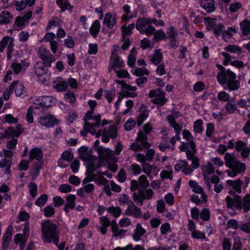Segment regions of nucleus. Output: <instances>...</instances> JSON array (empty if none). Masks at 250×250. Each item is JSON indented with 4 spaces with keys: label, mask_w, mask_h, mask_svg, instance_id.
<instances>
[{
    "label": "nucleus",
    "mask_w": 250,
    "mask_h": 250,
    "mask_svg": "<svg viewBox=\"0 0 250 250\" xmlns=\"http://www.w3.org/2000/svg\"><path fill=\"white\" fill-rule=\"evenodd\" d=\"M150 146V144L148 142H144V144H141V142L132 143L130 146V148L134 151L142 150L145 148H148Z\"/></svg>",
    "instance_id": "473e14b6"
},
{
    "label": "nucleus",
    "mask_w": 250,
    "mask_h": 250,
    "mask_svg": "<svg viewBox=\"0 0 250 250\" xmlns=\"http://www.w3.org/2000/svg\"><path fill=\"white\" fill-rule=\"evenodd\" d=\"M38 57L42 61V62L46 67H50L53 62L55 58L50 51L44 46H41L37 52Z\"/></svg>",
    "instance_id": "0eeeda50"
},
{
    "label": "nucleus",
    "mask_w": 250,
    "mask_h": 250,
    "mask_svg": "<svg viewBox=\"0 0 250 250\" xmlns=\"http://www.w3.org/2000/svg\"><path fill=\"white\" fill-rule=\"evenodd\" d=\"M140 113L137 117V123L138 126H140L143 122L148 116V110H146V107L144 104H142L140 108Z\"/></svg>",
    "instance_id": "393cba45"
},
{
    "label": "nucleus",
    "mask_w": 250,
    "mask_h": 250,
    "mask_svg": "<svg viewBox=\"0 0 250 250\" xmlns=\"http://www.w3.org/2000/svg\"><path fill=\"white\" fill-rule=\"evenodd\" d=\"M202 173L204 179L209 178V175L214 173V168L213 165L208 162L202 167Z\"/></svg>",
    "instance_id": "c756f323"
},
{
    "label": "nucleus",
    "mask_w": 250,
    "mask_h": 250,
    "mask_svg": "<svg viewBox=\"0 0 250 250\" xmlns=\"http://www.w3.org/2000/svg\"><path fill=\"white\" fill-rule=\"evenodd\" d=\"M94 182L98 185H106L108 180L103 175L94 174Z\"/></svg>",
    "instance_id": "6e6d98bb"
},
{
    "label": "nucleus",
    "mask_w": 250,
    "mask_h": 250,
    "mask_svg": "<svg viewBox=\"0 0 250 250\" xmlns=\"http://www.w3.org/2000/svg\"><path fill=\"white\" fill-rule=\"evenodd\" d=\"M188 185L190 187L192 188V190L193 192L201 194H205L202 187L198 185L195 181L190 180L188 182Z\"/></svg>",
    "instance_id": "37998d69"
},
{
    "label": "nucleus",
    "mask_w": 250,
    "mask_h": 250,
    "mask_svg": "<svg viewBox=\"0 0 250 250\" xmlns=\"http://www.w3.org/2000/svg\"><path fill=\"white\" fill-rule=\"evenodd\" d=\"M191 200L196 204H200L207 201V195L206 194H202L201 197L198 195H192L191 197Z\"/></svg>",
    "instance_id": "79ce46f5"
},
{
    "label": "nucleus",
    "mask_w": 250,
    "mask_h": 250,
    "mask_svg": "<svg viewBox=\"0 0 250 250\" xmlns=\"http://www.w3.org/2000/svg\"><path fill=\"white\" fill-rule=\"evenodd\" d=\"M46 66L41 62H37L34 66V71L37 75L40 77L47 73V70L45 68Z\"/></svg>",
    "instance_id": "7c9ffc66"
},
{
    "label": "nucleus",
    "mask_w": 250,
    "mask_h": 250,
    "mask_svg": "<svg viewBox=\"0 0 250 250\" xmlns=\"http://www.w3.org/2000/svg\"><path fill=\"white\" fill-rule=\"evenodd\" d=\"M100 22L98 20L95 21L92 23L89 29V32L93 38H96L97 37L100 31Z\"/></svg>",
    "instance_id": "4c0bfd02"
},
{
    "label": "nucleus",
    "mask_w": 250,
    "mask_h": 250,
    "mask_svg": "<svg viewBox=\"0 0 250 250\" xmlns=\"http://www.w3.org/2000/svg\"><path fill=\"white\" fill-rule=\"evenodd\" d=\"M47 200L48 195L46 194H43L36 200L35 205L38 207H42L46 203Z\"/></svg>",
    "instance_id": "5fc2aeb1"
},
{
    "label": "nucleus",
    "mask_w": 250,
    "mask_h": 250,
    "mask_svg": "<svg viewBox=\"0 0 250 250\" xmlns=\"http://www.w3.org/2000/svg\"><path fill=\"white\" fill-rule=\"evenodd\" d=\"M18 83L15 85V93L17 96L23 98L27 95L25 88L23 84L17 81Z\"/></svg>",
    "instance_id": "f704fd0d"
},
{
    "label": "nucleus",
    "mask_w": 250,
    "mask_h": 250,
    "mask_svg": "<svg viewBox=\"0 0 250 250\" xmlns=\"http://www.w3.org/2000/svg\"><path fill=\"white\" fill-rule=\"evenodd\" d=\"M201 219L204 221H208L210 218V212L208 208H203L200 213Z\"/></svg>",
    "instance_id": "e2e57ef3"
},
{
    "label": "nucleus",
    "mask_w": 250,
    "mask_h": 250,
    "mask_svg": "<svg viewBox=\"0 0 250 250\" xmlns=\"http://www.w3.org/2000/svg\"><path fill=\"white\" fill-rule=\"evenodd\" d=\"M64 98L65 101L69 102L71 104H73L76 101V97L74 94L70 91L67 92L65 94Z\"/></svg>",
    "instance_id": "774afa93"
},
{
    "label": "nucleus",
    "mask_w": 250,
    "mask_h": 250,
    "mask_svg": "<svg viewBox=\"0 0 250 250\" xmlns=\"http://www.w3.org/2000/svg\"><path fill=\"white\" fill-rule=\"evenodd\" d=\"M218 82L225 89L229 91L237 90L240 87V82L237 80L236 75L231 70H228L226 73L217 75Z\"/></svg>",
    "instance_id": "7ed1b4c3"
},
{
    "label": "nucleus",
    "mask_w": 250,
    "mask_h": 250,
    "mask_svg": "<svg viewBox=\"0 0 250 250\" xmlns=\"http://www.w3.org/2000/svg\"><path fill=\"white\" fill-rule=\"evenodd\" d=\"M3 136L5 138L19 137V133L13 127H7L4 131Z\"/></svg>",
    "instance_id": "49530a36"
},
{
    "label": "nucleus",
    "mask_w": 250,
    "mask_h": 250,
    "mask_svg": "<svg viewBox=\"0 0 250 250\" xmlns=\"http://www.w3.org/2000/svg\"><path fill=\"white\" fill-rule=\"evenodd\" d=\"M204 21L209 24L213 32L217 36L222 35L224 38V32L225 31V26L222 23L218 24H215L214 21H216L215 19L211 18L209 17H206L204 18Z\"/></svg>",
    "instance_id": "9d476101"
},
{
    "label": "nucleus",
    "mask_w": 250,
    "mask_h": 250,
    "mask_svg": "<svg viewBox=\"0 0 250 250\" xmlns=\"http://www.w3.org/2000/svg\"><path fill=\"white\" fill-rule=\"evenodd\" d=\"M202 125L203 122L201 120H198L194 123L193 129L195 133H200L202 132L203 130Z\"/></svg>",
    "instance_id": "13d9d810"
},
{
    "label": "nucleus",
    "mask_w": 250,
    "mask_h": 250,
    "mask_svg": "<svg viewBox=\"0 0 250 250\" xmlns=\"http://www.w3.org/2000/svg\"><path fill=\"white\" fill-rule=\"evenodd\" d=\"M95 123L90 124L88 122H85L84 124L83 129L87 132L91 133L92 135H95L96 138H99L101 135L102 136L103 131L102 130H99L96 132V128L100 126L101 116L100 114L95 115L94 117Z\"/></svg>",
    "instance_id": "423d86ee"
},
{
    "label": "nucleus",
    "mask_w": 250,
    "mask_h": 250,
    "mask_svg": "<svg viewBox=\"0 0 250 250\" xmlns=\"http://www.w3.org/2000/svg\"><path fill=\"white\" fill-rule=\"evenodd\" d=\"M188 168V163L186 160H179L174 166V169L177 171L181 170L184 173V169Z\"/></svg>",
    "instance_id": "a18cd8bd"
},
{
    "label": "nucleus",
    "mask_w": 250,
    "mask_h": 250,
    "mask_svg": "<svg viewBox=\"0 0 250 250\" xmlns=\"http://www.w3.org/2000/svg\"><path fill=\"white\" fill-rule=\"evenodd\" d=\"M123 148V146H122L121 142H118L113 151L108 148L105 149V153L106 155L105 158L111 161H114L115 157L113 155V153L115 155H119L122 151Z\"/></svg>",
    "instance_id": "6ab92c4d"
},
{
    "label": "nucleus",
    "mask_w": 250,
    "mask_h": 250,
    "mask_svg": "<svg viewBox=\"0 0 250 250\" xmlns=\"http://www.w3.org/2000/svg\"><path fill=\"white\" fill-rule=\"evenodd\" d=\"M187 158L189 161H191V167L188 165V168L184 170V174L191 175L194 169H196L199 167V159L195 155L188 156Z\"/></svg>",
    "instance_id": "2eb2a0df"
},
{
    "label": "nucleus",
    "mask_w": 250,
    "mask_h": 250,
    "mask_svg": "<svg viewBox=\"0 0 250 250\" xmlns=\"http://www.w3.org/2000/svg\"><path fill=\"white\" fill-rule=\"evenodd\" d=\"M242 182L240 179L236 180H228L226 182V188L229 189V193L232 195L234 192L240 193L241 192Z\"/></svg>",
    "instance_id": "f8f14e48"
},
{
    "label": "nucleus",
    "mask_w": 250,
    "mask_h": 250,
    "mask_svg": "<svg viewBox=\"0 0 250 250\" xmlns=\"http://www.w3.org/2000/svg\"><path fill=\"white\" fill-rule=\"evenodd\" d=\"M13 231V228L12 226H9L6 229L2 238V247L1 250H6L9 247L10 243L12 239Z\"/></svg>",
    "instance_id": "4468645a"
},
{
    "label": "nucleus",
    "mask_w": 250,
    "mask_h": 250,
    "mask_svg": "<svg viewBox=\"0 0 250 250\" xmlns=\"http://www.w3.org/2000/svg\"><path fill=\"white\" fill-rule=\"evenodd\" d=\"M155 31V28L151 24H149L143 31H141L140 33L142 34H146L147 36L150 37L154 34Z\"/></svg>",
    "instance_id": "69168bd1"
},
{
    "label": "nucleus",
    "mask_w": 250,
    "mask_h": 250,
    "mask_svg": "<svg viewBox=\"0 0 250 250\" xmlns=\"http://www.w3.org/2000/svg\"><path fill=\"white\" fill-rule=\"evenodd\" d=\"M163 54L160 50H155L154 53L149 56V60L153 64L158 65L163 59Z\"/></svg>",
    "instance_id": "c85d7f7f"
},
{
    "label": "nucleus",
    "mask_w": 250,
    "mask_h": 250,
    "mask_svg": "<svg viewBox=\"0 0 250 250\" xmlns=\"http://www.w3.org/2000/svg\"><path fill=\"white\" fill-rule=\"evenodd\" d=\"M55 100L52 96H43L36 99L35 104L42 107H48L55 104Z\"/></svg>",
    "instance_id": "a211bd4d"
},
{
    "label": "nucleus",
    "mask_w": 250,
    "mask_h": 250,
    "mask_svg": "<svg viewBox=\"0 0 250 250\" xmlns=\"http://www.w3.org/2000/svg\"><path fill=\"white\" fill-rule=\"evenodd\" d=\"M43 152L42 149L39 147H34L29 152V161H33L36 160L40 161L42 158Z\"/></svg>",
    "instance_id": "4be33fe9"
},
{
    "label": "nucleus",
    "mask_w": 250,
    "mask_h": 250,
    "mask_svg": "<svg viewBox=\"0 0 250 250\" xmlns=\"http://www.w3.org/2000/svg\"><path fill=\"white\" fill-rule=\"evenodd\" d=\"M225 51L231 53L240 55L242 51L240 47L238 45L229 44L224 48Z\"/></svg>",
    "instance_id": "c03bdc74"
},
{
    "label": "nucleus",
    "mask_w": 250,
    "mask_h": 250,
    "mask_svg": "<svg viewBox=\"0 0 250 250\" xmlns=\"http://www.w3.org/2000/svg\"><path fill=\"white\" fill-rule=\"evenodd\" d=\"M39 122L42 125L51 127L58 124V121L51 115L42 116L39 120Z\"/></svg>",
    "instance_id": "f3484780"
},
{
    "label": "nucleus",
    "mask_w": 250,
    "mask_h": 250,
    "mask_svg": "<svg viewBox=\"0 0 250 250\" xmlns=\"http://www.w3.org/2000/svg\"><path fill=\"white\" fill-rule=\"evenodd\" d=\"M12 19V14L7 11H3L0 15V23L4 24L8 23Z\"/></svg>",
    "instance_id": "a19ab883"
},
{
    "label": "nucleus",
    "mask_w": 250,
    "mask_h": 250,
    "mask_svg": "<svg viewBox=\"0 0 250 250\" xmlns=\"http://www.w3.org/2000/svg\"><path fill=\"white\" fill-rule=\"evenodd\" d=\"M237 33V28L235 26H233L230 27H228L227 30H225L224 32V38L227 36L229 37H232L235 34Z\"/></svg>",
    "instance_id": "338daca9"
},
{
    "label": "nucleus",
    "mask_w": 250,
    "mask_h": 250,
    "mask_svg": "<svg viewBox=\"0 0 250 250\" xmlns=\"http://www.w3.org/2000/svg\"><path fill=\"white\" fill-rule=\"evenodd\" d=\"M142 165L143 171L147 176H150L152 171H154L157 167L154 165H150L146 162L141 163Z\"/></svg>",
    "instance_id": "ea45409f"
},
{
    "label": "nucleus",
    "mask_w": 250,
    "mask_h": 250,
    "mask_svg": "<svg viewBox=\"0 0 250 250\" xmlns=\"http://www.w3.org/2000/svg\"><path fill=\"white\" fill-rule=\"evenodd\" d=\"M125 214L129 216H132L136 218H141L142 216L141 209L136 206L133 203L127 207L125 210Z\"/></svg>",
    "instance_id": "412c9836"
},
{
    "label": "nucleus",
    "mask_w": 250,
    "mask_h": 250,
    "mask_svg": "<svg viewBox=\"0 0 250 250\" xmlns=\"http://www.w3.org/2000/svg\"><path fill=\"white\" fill-rule=\"evenodd\" d=\"M225 201L228 208L233 211L235 210H241V197L240 196L236 195L234 196L233 197L227 196Z\"/></svg>",
    "instance_id": "1a4fd4ad"
},
{
    "label": "nucleus",
    "mask_w": 250,
    "mask_h": 250,
    "mask_svg": "<svg viewBox=\"0 0 250 250\" xmlns=\"http://www.w3.org/2000/svg\"><path fill=\"white\" fill-rule=\"evenodd\" d=\"M55 88L59 92L65 91L68 87V83L64 81L57 83L54 86Z\"/></svg>",
    "instance_id": "4d7b16f0"
},
{
    "label": "nucleus",
    "mask_w": 250,
    "mask_h": 250,
    "mask_svg": "<svg viewBox=\"0 0 250 250\" xmlns=\"http://www.w3.org/2000/svg\"><path fill=\"white\" fill-rule=\"evenodd\" d=\"M107 210L109 213L112 214L116 217L119 216L121 213V208L118 207H114L112 206L108 208Z\"/></svg>",
    "instance_id": "0e129e2a"
},
{
    "label": "nucleus",
    "mask_w": 250,
    "mask_h": 250,
    "mask_svg": "<svg viewBox=\"0 0 250 250\" xmlns=\"http://www.w3.org/2000/svg\"><path fill=\"white\" fill-rule=\"evenodd\" d=\"M225 165L230 168L226 172L229 177H235L244 172L246 166L245 163L240 162L233 153H226L224 156Z\"/></svg>",
    "instance_id": "f257e3e1"
},
{
    "label": "nucleus",
    "mask_w": 250,
    "mask_h": 250,
    "mask_svg": "<svg viewBox=\"0 0 250 250\" xmlns=\"http://www.w3.org/2000/svg\"><path fill=\"white\" fill-rule=\"evenodd\" d=\"M148 96L150 98H153L151 100V103L159 106L164 105L167 101L166 98L165 93L160 88L151 90Z\"/></svg>",
    "instance_id": "39448f33"
},
{
    "label": "nucleus",
    "mask_w": 250,
    "mask_h": 250,
    "mask_svg": "<svg viewBox=\"0 0 250 250\" xmlns=\"http://www.w3.org/2000/svg\"><path fill=\"white\" fill-rule=\"evenodd\" d=\"M240 26L243 35L247 36L250 34V21L245 20L240 22Z\"/></svg>",
    "instance_id": "e433bc0d"
},
{
    "label": "nucleus",
    "mask_w": 250,
    "mask_h": 250,
    "mask_svg": "<svg viewBox=\"0 0 250 250\" xmlns=\"http://www.w3.org/2000/svg\"><path fill=\"white\" fill-rule=\"evenodd\" d=\"M117 136V128L115 125H111L107 128H104L103 131L102 141L107 143L109 138L115 139Z\"/></svg>",
    "instance_id": "9b49d317"
},
{
    "label": "nucleus",
    "mask_w": 250,
    "mask_h": 250,
    "mask_svg": "<svg viewBox=\"0 0 250 250\" xmlns=\"http://www.w3.org/2000/svg\"><path fill=\"white\" fill-rule=\"evenodd\" d=\"M111 230L113 232V236L114 237H122L125 234L126 230L125 229H118V226L115 221L111 222Z\"/></svg>",
    "instance_id": "bb28decb"
},
{
    "label": "nucleus",
    "mask_w": 250,
    "mask_h": 250,
    "mask_svg": "<svg viewBox=\"0 0 250 250\" xmlns=\"http://www.w3.org/2000/svg\"><path fill=\"white\" fill-rule=\"evenodd\" d=\"M154 195V192L150 188H139L137 192L133 193V199L135 203L139 205L142 206L145 200H150Z\"/></svg>",
    "instance_id": "20e7f679"
},
{
    "label": "nucleus",
    "mask_w": 250,
    "mask_h": 250,
    "mask_svg": "<svg viewBox=\"0 0 250 250\" xmlns=\"http://www.w3.org/2000/svg\"><path fill=\"white\" fill-rule=\"evenodd\" d=\"M76 197L75 195L70 194L66 197V202L63 208V210L67 213L69 209H72L75 208V200Z\"/></svg>",
    "instance_id": "b1692460"
},
{
    "label": "nucleus",
    "mask_w": 250,
    "mask_h": 250,
    "mask_svg": "<svg viewBox=\"0 0 250 250\" xmlns=\"http://www.w3.org/2000/svg\"><path fill=\"white\" fill-rule=\"evenodd\" d=\"M28 238L22 234L18 233L14 237V242L16 244L19 243L21 246H25Z\"/></svg>",
    "instance_id": "de8ad7c7"
},
{
    "label": "nucleus",
    "mask_w": 250,
    "mask_h": 250,
    "mask_svg": "<svg viewBox=\"0 0 250 250\" xmlns=\"http://www.w3.org/2000/svg\"><path fill=\"white\" fill-rule=\"evenodd\" d=\"M134 28V24H130L128 26L123 25L122 26V36H129L132 34V30Z\"/></svg>",
    "instance_id": "864d4df0"
},
{
    "label": "nucleus",
    "mask_w": 250,
    "mask_h": 250,
    "mask_svg": "<svg viewBox=\"0 0 250 250\" xmlns=\"http://www.w3.org/2000/svg\"><path fill=\"white\" fill-rule=\"evenodd\" d=\"M110 63L111 65V68H108L109 72H111L112 69L115 70L116 67L122 68L124 65L123 61L122 60H121L120 57L115 52H113L111 54V58L110 60Z\"/></svg>",
    "instance_id": "dca6fc26"
},
{
    "label": "nucleus",
    "mask_w": 250,
    "mask_h": 250,
    "mask_svg": "<svg viewBox=\"0 0 250 250\" xmlns=\"http://www.w3.org/2000/svg\"><path fill=\"white\" fill-rule=\"evenodd\" d=\"M74 157L72 152L69 151H65L61 155V158L64 160L67 163H69L72 161Z\"/></svg>",
    "instance_id": "680f3d73"
},
{
    "label": "nucleus",
    "mask_w": 250,
    "mask_h": 250,
    "mask_svg": "<svg viewBox=\"0 0 250 250\" xmlns=\"http://www.w3.org/2000/svg\"><path fill=\"white\" fill-rule=\"evenodd\" d=\"M100 221L102 226L100 228V231L103 234H105L107 231L106 228L110 225V221L105 216L100 217Z\"/></svg>",
    "instance_id": "58836bf2"
},
{
    "label": "nucleus",
    "mask_w": 250,
    "mask_h": 250,
    "mask_svg": "<svg viewBox=\"0 0 250 250\" xmlns=\"http://www.w3.org/2000/svg\"><path fill=\"white\" fill-rule=\"evenodd\" d=\"M155 152L153 149H147L146 154L145 155L142 153L136 155V160L140 163H144L147 161H151Z\"/></svg>",
    "instance_id": "aec40b11"
},
{
    "label": "nucleus",
    "mask_w": 250,
    "mask_h": 250,
    "mask_svg": "<svg viewBox=\"0 0 250 250\" xmlns=\"http://www.w3.org/2000/svg\"><path fill=\"white\" fill-rule=\"evenodd\" d=\"M200 3L208 13H211L215 9L214 2L213 0H201Z\"/></svg>",
    "instance_id": "cd10ccee"
},
{
    "label": "nucleus",
    "mask_w": 250,
    "mask_h": 250,
    "mask_svg": "<svg viewBox=\"0 0 250 250\" xmlns=\"http://www.w3.org/2000/svg\"><path fill=\"white\" fill-rule=\"evenodd\" d=\"M41 232V238L44 243L57 244V242H59V231L57 226L49 220L42 223Z\"/></svg>",
    "instance_id": "f03ea898"
},
{
    "label": "nucleus",
    "mask_w": 250,
    "mask_h": 250,
    "mask_svg": "<svg viewBox=\"0 0 250 250\" xmlns=\"http://www.w3.org/2000/svg\"><path fill=\"white\" fill-rule=\"evenodd\" d=\"M18 83V81L13 82L10 85L9 88H7L3 94V97L4 100H8L9 99L10 95L13 93V89L15 87L16 84Z\"/></svg>",
    "instance_id": "8fccbe9b"
},
{
    "label": "nucleus",
    "mask_w": 250,
    "mask_h": 250,
    "mask_svg": "<svg viewBox=\"0 0 250 250\" xmlns=\"http://www.w3.org/2000/svg\"><path fill=\"white\" fill-rule=\"evenodd\" d=\"M57 4L60 6L61 11L63 12L68 9L69 11H72L73 6L70 5L68 0H56Z\"/></svg>",
    "instance_id": "c9c22d12"
},
{
    "label": "nucleus",
    "mask_w": 250,
    "mask_h": 250,
    "mask_svg": "<svg viewBox=\"0 0 250 250\" xmlns=\"http://www.w3.org/2000/svg\"><path fill=\"white\" fill-rule=\"evenodd\" d=\"M151 24V20L150 18H139L137 20L136 24V28L140 31H142L149 24Z\"/></svg>",
    "instance_id": "5701e85b"
},
{
    "label": "nucleus",
    "mask_w": 250,
    "mask_h": 250,
    "mask_svg": "<svg viewBox=\"0 0 250 250\" xmlns=\"http://www.w3.org/2000/svg\"><path fill=\"white\" fill-rule=\"evenodd\" d=\"M118 201L120 205H127V207L129 206L133 203L131 200H129L128 195L123 194L121 195L118 199Z\"/></svg>",
    "instance_id": "603ef678"
},
{
    "label": "nucleus",
    "mask_w": 250,
    "mask_h": 250,
    "mask_svg": "<svg viewBox=\"0 0 250 250\" xmlns=\"http://www.w3.org/2000/svg\"><path fill=\"white\" fill-rule=\"evenodd\" d=\"M241 209H243L244 212H248L250 209V194H247L244 198H241Z\"/></svg>",
    "instance_id": "72a5a7b5"
},
{
    "label": "nucleus",
    "mask_w": 250,
    "mask_h": 250,
    "mask_svg": "<svg viewBox=\"0 0 250 250\" xmlns=\"http://www.w3.org/2000/svg\"><path fill=\"white\" fill-rule=\"evenodd\" d=\"M123 11L125 13V15H123L122 16V20L124 21H127L128 20H130L133 18V16L131 14H129L130 13V7L128 4H125L123 6Z\"/></svg>",
    "instance_id": "3c124183"
},
{
    "label": "nucleus",
    "mask_w": 250,
    "mask_h": 250,
    "mask_svg": "<svg viewBox=\"0 0 250 250\" xmlns=\"http://www.w3.org/2000/svg\"><path fill=\"white\" fill-rule=\"evenodd\" d=\"M166 37L165 33L161 29L154 32L153 34V40L155 41H161L164 39Z\"/></svg>",
    "instance_id": "bf43d9fd"
},
{
    "label": "nucleus",
    "mask_w": 250,
    "mask_h": 250,
    "mask_svg": "<svg viewBox=\"0 0 250 250\" xmlns=\"http://www.w3.org/2000/svg\"><path fill=\"white\" fill-rule=\"evenodd\" d=\"M4 158L0 160V168H4V172L10 174L11 166L12 164V156L14 152L3 149Z\"/></svg>",
    "instance_id": "6e6552de"
},
{
    "label": "nucleus",
    "mask_w": 250,
    "mask_h": 250,
    "mask_svg": "<svg viewBox=\"0 0 250 250\" xmlns=\"http://www.w3.org/2000/svg\"><path fill=\"white\" fill-rule=\"evenodd\" d=\"M87 172L89 173L88 175L85 178L83 181V184L89 183V182L94 181V174L93 172L96 169V167L94 163H90L88 166H86Z\"/></svg>",
    "instance_id": "a878e982"
},
{
    "label": "nucleus",
    "mask_w": 250,
    "mask_h": 250,
    "mask_svg": "<svg viewBox=\"0 0 250 250\" xmlns=\"http://www.w3.org/2000/svg\"><path fill=\"white\" fill-rule=\"evenodd\" d=\"M235 149L237 152H241V156L244 159L248 158L250 154V148L248 146L247 144L241 140L236 143Z\"/></svg>",
    "instance_id": "ddd939ff"
},
{
    "label": "nucleus",
    "mask_w": 250,
    "mask_h": 250,
    "mask_svg": "<svg viewBox=\"0 0 250 250\" xmlns=\"http://www.w3.org/2000/svg\"><path fill=\"white\" fill-rule=\"evenodd\" d=\"M28 188L30 195L34 198L37 194V186L33 182H31L28 185Z\"/></svg>",
    "instance_id": "052dcab7"
},
{
    "label": "nucleus",
    "mask_w": 250,
    "mask_h": 250,
    "mask_svg": "<svg viewBox=\"0 0 250 250\" xmlns=\"http://www.w3.org/2000/svg\"><path fill=\"white\" fill-rule=\"evenodd\" d=\"M116 22V18L109 14H106L104 19V23L106 24L109 29L113 27Z\"/></svg>",
    "instance_id": "2f4dec72"
},
{
    "label": "nucleus",
    "mask_w": 250,
    "mask_h": 250,
    "mask_svg": "<svg viewBox=\"0 0 250 250\" xmlns=\"http://www.w3.org/2000/svg\"><path fill=\"white\" fill-rule=\"evenodd\" d=\"M187 147L186 148V156L195 155L197 153L196 145L194 142H188Z\"/></svg>",
    "instance_id": "09e8293b"
}]
</instances>
